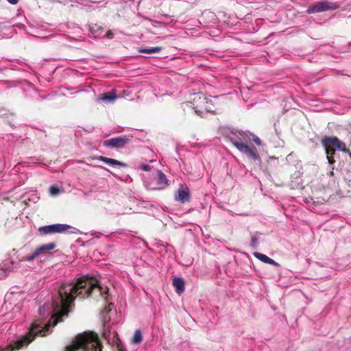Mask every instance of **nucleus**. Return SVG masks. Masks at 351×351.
Here are the masks:
<instances>
[{"label":"nucleus","mask_w":351,"mask_h":351,"mask_svg":"<svg viewBox=\"0 0 351 351\" xmlns=\"http://www.w3.org/2000/svg\"><path fill=\"white\" fill-rule=\"evenodd\" d=\"M97 292L104 298L108 293L107 287H102L97 280L90 278H82L75 283H63L58 289L59 302H53L56 313L51 317L53 325L62 322L63 317L67 316L69 308L75 297L88 298L95 292Z\"/></svg>","instance_id":"obj_1"},{"label":"nucleus","mask_w":351,"mask_h":351,"mask_svg":"<svg viewBox=\"0 0 351 351\" xmlns=\"http://www.w3.org/2000/svg\"><path fill=\"white\" fill-rule=\"evenodd\" d=\"M98 345L99 346L97 334L93 331L84 332L77 335L72 344L66 347L65 351H77L80 349L83 351H94Z\"/></svg>","instance_id":"obj_2"},{"label":"nucleus","mask_w":351,"mask_h":351,"mask_svg":"<svg viewBox=\"0 0 351 351\" xmlns=\"http://www.w3.org/2000/svg\"><path fill=\"white\" fill-rule=\"evenodd\" d=\"M49 327V324H45L44 326H43V324L38 322L32 323L29 331L25 335L14 341V343L10 344V349L9 351L21 349L23 346L29 344L38 335H40L42 337L45 336Z\"/></svg>","instance_id":"obj_3"},{"label":"nucleus","mask_w":351,"mask_h":351,"mask_svg":"<svg viewBox=\"0 0 351 351\" xmlns=\"http://www.w3.org/2000/svg\"><path fill=\"white\" fill-rule=\"evenodd\" d=\"M321 143L325 149L328 163L330 165L335 162L334 155L336 149L348 154L351 158V152L346 147V143L336 136H326L322 139Z\"/></svg>","instance_id":"obj_4"},{"label":"nucleus","mask_w":351,"mask_h":351,"mask_svg":"<svg viewBox=\"0 0 351 351\" xmlns=\"http://www.w3.org/2000/svg\"><path fill=\"white\" fill-rule=\"evenodd\" d=\"M339 8V5L335 2H330L327 0L318 1L309 5L306 10L307 14H314L325 12L327 10H334Z\"/></svg>","instance_id":"obj_5"},{"label":"nucleus","mask_w":351,"mask_h":351,"mask_svg":"<svg viewBox=\"0 0 351 351\" xmlns=\"http://www.w3.org/2000/svg\"><path fill=\"white\" fill-rule=\"evenodd\" d=\"M71 228V226L66 224H53L45 226L38 228V232L43 234H50L54 233H62Z\"/></svg>","instance_id":"obj_6"},{"label":"nucleus","mask_w":351,"mask_h":351,"mask_svg":"<svg viewBox=\"0 0 351 351\" xmlns=\"http://www.w3.org/2000/svg\"><path fill=\"white\" fill-rule=\"evenodd\" d=\"M232 143L241 152L245 154L249 158H251L254 160L259 159V156L254 146L250 147L238 141H232Z\"/></svg>","instance_id":"obj_7"},{"label":"nucleus","mask_w":351,"mask_h":351,"mask_svg":"<svg viewBox=\"0 0 351 351\" xmlns=\"http://www.w3.org/2000/svg\"><path fill=\"white\" fill-rule=\"evenodd\" d=\"M130 141L126 136H119L104 141V145L108 147L122 148Z\"/></svg>","instance_id":"obj_8"},{"label":"nucleus","mask_w":351,"mask_h":351,"mask_svg":"<svg viewBox=\"0 0 351 351\" xmlns=\"http://www.w3.org/2000/svg\"><path fill=\"white\" fill-rule=\"evenodd\" d=\"M96 158L100 161H102V162H104L106 164H108L110 165H112V166L116 165V166H119V167H127V164H125L123 162L119 161L117 160L113 159V158H107V157L102 156H100Z\"/></svg>","instance_id":"obj_9"},{"label":"nucleus","mask_w":351,"mask_h":351,"mask_svg":"<svg viewBox=\"0 0 351 351\" xmlns=\"http://www.w3.org/2000/svg\"><path fill=\"white\" fill-rule=\"evenodd\" d=\"M177 201L181 203H185L189 202L190 194L188 189H179L178 190V196L176 197Z\"/></svg>","instance_id":"obj_10"},{"label":"nucleus","mask_w":351,"mask_h":351,"mask_svg":"<svg viewBox=\"0 0 351 351\" xmlns=\"http://www.w3.org/2000/svg\"><path fill=\"white\" fill-rule=\"evenodd\" d=\"M172 285L176 288L178 294L180 295L184 291V281L182 278L174 277Z\"/></svg>","instance_id":"obj_11"},{"label":"nucleus","mask_w":351,"mask_h":351,"mask_svg":"<svg viewBox=\"0 0 351 351\" xmlns=\"http://www.w3.org/2000/svg\"><path fill=\"white\" fill-rule=\"evenodd\" d=\"M117 97L116 90H112L111 91L103 93L99 97V99L107 103H112L114 102Z\"/></svg>","instance_id":"obj_12"},{"label":"nucleus","mask_w":351,"mask_h":351,"mask_svg":"<svg viewBox=\"0 0 351 351\" xmlns=\"http://www.w3.org/2000/svg\"><path fill=\"white\" fill-rule=\"evenodd\" d=\"M157 175L158 178L156 184L158 186L154 189H163L167 185H168L167 179L166 178L165 175L160 171H158Z\"/></svg>","instance_id":"obj_13"},{"label":"nucleus","mask_w":351,"mask_h":351,"mask_svg":"<svg viewBox=\"0 0 351 351\" xmlns=\"http://www.w3.org/2000/svg\"><path fill=\"white\" fill-rule=\"evenodd\" d=\"M56 245L54 243H49L45 245H43L37 247L34 251L37 254L38 257L41 255L46 254L47 252L53 250Z\"/></svg>","instance_id":"obj_14"},{"label":"nucleus","mask_w":351,"mask_h":351,"mask_svg":"<svg viewBox=\"0 0 351 351\" xmlns=\"http://www.w3.org/2000/svg\"><path fill=\"white\" fill-rule=\"evenodd\" d=\"M254 256L258 259H259L260 261H263V263H267V264H270V265H275V266H278V263H276L274 260L270 258L269 257H268L265 254L256 252V253L254 254Z\"/></svg>","instance_id":"obj_15"},{"label":"nucleus","mask_w":351,"mask_h":351,"mask_svg":"<svg viewBox=\"0 0 351 351\" xmlns=\"http://www.w3.org/2000/svg\"><path fill=\"white\" fill-rule=\"evenodd\" d=\"M102 27L100 25L96 23L89 25L90 32L95 36L99 35L100 33L102 32Z\"/></svg>","instance_id":"obj_16"},{"label":"nucleus","mask_w":351,"mask_h":351,"mask_svg":"<svg viewBox=\"0 0 351 351\" xmlns=\"http://www.w3.org/2000/svg\"><path fill=\"white\" fill-rule=\"evenodd\" d=\"M162 49V47H154L150 48H141L139 49V52L145 53H153L160 52Z\"/></svg>","instance_id":"obj_17"},{"label":"nucleus","mask_w":351,"mask_h":351,"mask_svg":"<svg viewBox=\"0 0 351 351\" xmlns=\"http://www.w3.org/2000/svg\"><path fill=\"white\" fill-rule=\"evenodd\" d=\"M143 337L140 330H136L132 338V343L135 344L140 343L142 341Z\"/></svg>","instance_id":"obj_18"},{"label":"nucleus","mask_w":351,"mask_h":351,"mask_svg":"<svg viewBox=\"0 0 351 351\" xmlns=\"http://www.w3.org/2000/svg\"><path fill=\"white\" fill-rule=\"evenodd\" d=\"M183 107L195 109V112L197 114H198L199 116H202L204 114L203 110L197 109L196 107L193 106V105L191 102H189V101L185 102L184 104H183Z\"/></svg>","instance_id":"obj_19"},{"label":"nucleus","mask_w":351,"mask_h":351,"mask_svg":"<svg viewBox=\"0 0 351 351\" xmlns=\"http://www.w3.org/2000/svg\"><path fill=\"white\" fill-rule=\"evenodd\" d=\"M4 97L1 94H0V116L7 114V109L4 106Z\"/></svg>","instance_id":"obj_20"},{"label":"nucleus","mask_w":351,"mask_h":351,"mask_svg":"<svg viewBox=\"0 0 351 351\" xmlns=\"http://www.w3.org/2000/svg\"><path fill=\"white\" fill-rule=\"evenodd\" d=\"M37 257V254L36 253L35 251H34V252L31 255L23 256L21 259V261H32L36 258Z\"/></svg>","instance_id":"obj_21"},{"label":"nucleus","mask_w":351,"mask_h":351,"mask_svg":"<svg viewBox=\"0 0 351 351\" xmlns=\"http://www.w3.org/2000/svg\"><path fill=\"white\" fill-rule=\"evenodd\" d=\"M49 191L51 195H57L59 193V189L56 186H51Z\"/></svg>","instance_id":"obj_22"},{"label":"nucleus","mask_w":351,"mask_h":351,"mask_svg":"<svg viewBox=\"0 0 351 351\" xmlns=\"http://www.w3.org/2000/svg\"><path fill=\"white\" fill-rule=\"evenodd\" d=\"M258 245V238L255 236H253L251 239V245L254 247H256Z\"/></svg>","instance_id":"obj_23"},{"label":"nucleus","mask_w":351,"mask_h":351,"mask_svg":"<svg viewBox=\"0 0 351 351\" xmlns=\"http://www.w3.org/2000/svg\"><path fill=\"white\" fill-rule=\"evenodd\" d=\"M141 169L144 170V171H150L152 167H151V166H149L148 165H142L141 166Z\"/></svg>","instance_id":"obj_24"},{"label":"nucleus","mask_w":351,"mask_h":351,"mask_svg":"<svg viewBox=\"0 0 351 351\" xmlns=\"http://www.w3.org/2000/svg\"><path fill=\"white\" fill-rule=\"evenodd\" d=\"M253 141L258 145H261V139L256 136H254L253 137Z\"/></svg>","instance_id":"obj_25"},{"label":"nucleus","mask_w":351,"mask_h":351,"mask_svg":"<svg viewBox=\"0 0 351 351\" xmlns=\"http://www.w3.org/2000/svg\"><path fill=\"white\" fill-rule=\"evenodd\" d=\"M99 346L98 345V346H97V348H95V350H94V351H101L102 345L99 340Z\"/></svg>","instance_id":"obj_26"},{"label":"nucleus","mask_w":351,"mask_h":351,"mask_svg":"<svg viewBox=\"0 0 351 351\" xmlns=\"http://www.w3.org/2000/svg\"><path fill=\"white\" fill-rule=\"evenodd\" d=\"M10 4L16 5L19 3V0H7Z\"/></svg>","instance_id":"obj_27"},{"label":"nucleus","mask_w":351,"mask_h":351,"mask_svg":"<svg viewBox=\"0 0 351 351\" xmlns=\"http://www.w3.org/2000/svg\"><path fill=\"white\" fill-rule=\"evenodd\" d=\"M112 35V31H111V30H109V31H108V32H107V33H106V37H107V38H111Z\"/></svg>","instance_id":"obj_28"},{"label":"nucleus","mask_w":351,"mask_h":351,"mask_svg":"<svg viewBox=\"0 0 351 351\" xmlns=\"http://www.w3.org/2000/svg\"><path fill=\"white\" fill-rule=\"evenodd\" d=\"M10 349V345L8 346L6 348L2 349L1 351H9Z\"/></svg>","instance_id":"obj_29"}]
</instances>
